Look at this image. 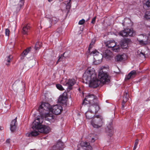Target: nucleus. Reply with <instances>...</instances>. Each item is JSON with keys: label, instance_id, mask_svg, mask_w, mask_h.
Returning a JSON list of instances; mask_svg holds the SVG:
<instances>
[{"label": "nucleus", "instance_id": "obj_1", "mask_svg": "<svg viewBox=\"0 0 150 150\" xmlns=\"http://www.w3.org/2000/svg\"><path fill=\"white\" fill-rule=\"evenodd\" d=\"M91 67H88L84 73L83 79L86 81V83H89L90 86L93 88H96L103 84L96 76V74L92 69Z\"/></svg>", "mask_w": 150, "mask_h": 150}, {"label": "nucleus", "instance_id": "obj_2", "mask_svg": "<svg viewBox=\"0 0 150 150\" xmlns=\"http://www.w3.org/2000/svg\"><path fill=\"white\" fill-rule=\"evenodd\" d=\"M96 98V96L93 94H88L85 97L83 104L85 105L89 104V109H95V112H97L99 109L100 107L97 102Z\"/></svg>", "mask_w": 150, "mask_h": 150}, {"label": "nucleus", "instance_id": "obj_3", "mask_svg": "<svg viewBox=\"0 0 150 150\" xmlns=\"http://www.w3.org/2000/svg\"><path fill=\"white\" fill-rule=\"evenodd\" d=\"M32 128L33 129L38 130L39 132L46 134L49 133L50 131L49 127L41 124L40 122L39 118H37L36 120L34 121Z\"/></svg>", "mask_w": 150, "mask_h": 150}, {"label": "nucleus", "instance_id": "obj_4", "mask_svg": "<svg viewBox=\"0 0 150 150\" xmlns=\"http://www.w3.org/2000/svg\"><path fill=\"white\" fill-rule=\"evenodd\" d=\"M98 78L103 84L109 82L110 80V77L107 73L104 72L102 69L99 70Z\"/></svg>", "mask_w": 150, "mask_h": 150}, {"label": "nucleus", "instance_id": "obj_5", "mask_svg": "<svg viewBox=\"0 0 150 150\" xmlns=\"http://www.w3.org/2000/svg\"><path fill=\"white\" fill-rule=\"evenodd\" d=\"M103 119L100 115H97L91 121V124L94 128H98L101 127L103 124Z\"/></svg>", "mask_w": 150, "mask_h": 150}, {"label": "nucleus", "instance_id": "obj_6", "mask_svg": "<svg viewBox=\"0 0 150 150\" xmlns=\"http://www.w3.org/2000/svg\"><path fill=\"white\" fill-rule=\"evenodd\" d=\"M51 108L50 104L48 103H42L39 107V111L40 114L42 112H50Z\"/></svg>", "mask_w": 150, "mask_h": 150}, {"label": "nucleus", "instance_id": "obj_7", "mask_svg": "<svg viewBox=\"0 0 150 150\" xmlns=\"http://www.w3.org/2000/svg\"><path fill=\"white\" fill-rule=\"evenodd\" d=\"M119 34L121 36L127 37L128 36H132L135 33L132 29H126L120 31Z\"/></svg>", "mask_w": 150, "mask_h": 150}, {"label": "nucleus", "instance_id": "obj_8", "mask_svg": "<svg viewBox=\"0 0 150 150\" xmlns=\"http://www.w3.org/2000/svg\"><path fill=\"white\" fill-rule=\"evenodd\" d=\"M63 110L62 106L58 104L54 105L51 108L50 111L52 113L56 115L60 114L62 112Z\"/></svg>", "mask_w": 150, "mask_h": 150}, {"label": "nucleus", "instance_id": "obj_9", "mask_svg": "<svg viewBox=\"0 0 150 150\" xmlns=\"http://www.w3.org/2000/svg\"><path fill=\"white\" fill-rule=\"evenodd\" d=\"M140 38H137V40L140 45H145L148 43L149 39L148 37L143 35L140 36Z\"/></svg>", "mask_w": 150, "mask_h": 150}, {"label": "nucleus", "instance_id": "obj_10", "mask_svg": "<svg viewBox=\"0 0 150 150\" xmlns=\"http://www.w3.org/2000/svg\"><path fill=\"white\" fill-rule=\"evenodd\" d=\"M67 93H64L60 96L58 100L59 103L66 105L67 104Z\"/></svg>", "mask_w": 150, "mask_h": 150}, {"label": "nucleus", "instance_id": "obj_11", "mask_svg": "<svg viewBox=\"0 0 150 150\" xmlns=\"http://www.w3.org/2000/svg\"><path fill=\"white\" fill-rule=\"evenodd\" d=\"M76 83L74 79H69L66 81L65 83H63V85L68 86V89L70 90L72 89V86Z\"/></svg>", "mask_w": 150, "mask_h": 150}, {"label": "nucleus", "instance_id": "obj_12", "mask_svg": "<svg viewBox=\"0 0 150 150\" xmlns=\"http://www.w3.org/2000/svg\"><path fill=\"white\" fill-rule=\"evenodd\" d=\"M52 112L51 113L50 112H45L44 113L42 112L40 114V115L44 117L46 119L50 121L52 119H54V116Z\"/></svg>", "mask_w": 150, "mask_h": 150}, {"label": "nucleus", "instance_id": "obj_13", "mask_svg": "<svg viewBox=\"0 0 150 150\" xmlns=\"http://www.w3.org/2000/svg\"><path fill=\"white\" fill-rule=\"evenodd\" d=\"M106 132L110 137H111L113 134V130L111 123L109 124L105 128Z\"/></svg>", "mask_w": 150, "mask_h": 150}, {"label": "nucleus", "instance_id": "obj_14", "mask_svg": "<svg viewBox=\"0 0 150 150\" xmlns=\"http://www.w3.org/2000/svg\"><path fill=\"white\" fill-rule=\"evenodd\" d=\"M80 145L82 147L83 150H91L92 149V147L90 145V143L87 142H81Z\"/></svg>", "mask_w": 150, "mask_h": 150}, {"label": "nucleus", "instance_id": "obj_15", "mask_svg": "<svg viewBox=\"0 0 150 150\" xmlns=\"http://www.w3.org/2000/svg\"><path fill=\"white\" fill-rule=\"evenodd\" d=\"M17 3H18L16 5L14 8V9H16L15 11L16 13L18 12L22 7L23 6L24 1H19ZM14 11H15L14 10Z\"/></svg>", "mask_w": 150, "mask_h": 150}, {"label": "nucleus", "instance_id": "obj_16", "mask_svg": "<svg viewBox=\"0 0 150 150\" xmlns=\"http://www.w3.org/2000/svg\"><path fill=\"white\" fill-rule=\"evenodd\" d=\"M17 117H16L15 119L13 120L10 124V130L12 132H14L16 129L17 125Z\"/></svg>", "mask_w": 150, "mask_h": 150}, {"label": "nucleus", "instance_id": "obj_17", "mask_svg": "<svg viewBox=\"0 0 150 150\" xmlns=\"http://www.w3.org/2000/svg\"><path fill=\"white\" fill-rule=\"evenodd\" d=\"M136 74V71L134 70H132L126 76L125 79L126 80H128L130 79H133L135 77Z\"/></svg>", "mask_w": 150, "mask_h": 150}, {"label": "nucleus", "instance_id": "obj_18", "mask_svg": "<svg viewBox=\"0 0 150 150\" xmlns=\"http://www.w3.org/2000/svg\"><path fill=\"white\" fill-rule=\"evenodd\" d=\"M13 58V57L11 55H7L5 58L4 62L8 67L10 65V62L12 61Z\"/></svg>", "mask_w": 150, "mask_h": 150}, {"label": "nucleus", "instance_id": "obj_19", "mask_svg": "<svg viewBox=\"0 0 150 150\" xmlns=\"http://www.w3.org/2000/svg\"><path fill=\"white\" fill-rule=\"evenodd\" d=\"M92 110H95V109H92ZM90 111L88 110L85 113L86 118L89 120L92 118L94 116L93 112L92 111V109H90Z\"/></svg>", "mask_w": 150, "mask_h": 150}, {"label": "nucleus", "instance_id": "obj_20", "mask_svg": "<svg viewBox=\"0 0 150 150\" xmlns=\"http://www.w3.org/2000/svg\"><path fill=\"white\" fill-rule=\"evenodd\" d=\"M30 26L29 24L24 25L23 28L22 33L25 35H27L30 30Z\"/></svg>", "mask_w": 150, "mask_h": 150}, {"label": "nucleus", "instance_id": "obj_21", "mask_svg": "<svg viewBox=\"0 0 150 150\" xmlns=\"http://www.w3.org/2000/svg\"><path fill=\"white\" fill-rule=\"evenodd\" d=\"M116 45V44L114 40H111L107 42L106 46L108 48L112 49Z\"/></svg>", "mask_w": 150, "mask_h": 150}, {"label": "nucleus", "instance_id": "obj_22", "mask_svg": "<svg viewBox=\"0 0 150 150\" xmlns=\"http://www.w3.org/2000/svg\"><path fill=\"white\" fill-rule=\"evenodd\" d=\"M31 47H29L27 48L26 49L24 50L23 52L22 53L21 56V59H23L24 57L27 55L29 52L31 50Z\"/></svg>", "mask_w": 150, "mask_h": 150}, {"label": "nucleus", "instance_id": "obj_23", "mask_svg": "<svg viewBox=\"0 0 150 150\" xmlns=\"http://www.w3.org/2000/svg\"><path fill=\"white\" fill-rule=\"evenodd\" d=\"M104 56L106 59H109L112 56V52L110 50H105Z\"/></svg>", "mask_w": 150, "mask_h": 150}, {"label": "nucleus", "instance_id": "obj_24", "mask_svg": "<svg viewBox=\"0 0 150 150\" xmlns=\"http://www.w3.org/2000/svg\"><path fill=\"white\" fill-rule=\"evenodd\" d=\"M128 40L125 39L122 40L120 44L122 48H126L128 46Z\"/></svg>", "mask_w": 150, "mask_h": 150}, {"label": "nucleus", "instance_id": "obj_25", "mask_svg": "<svg viewBox=\"0 0 150 150\" xmlns=\"http://www.w3.org/2000/svg\"><path fill=\"white\" fill-rule=\"evenodd\" d=\"M38 132L37 131H34L29 134H27L26 136L29 137H35L38 135Z\"/></svg>", "mask_w": 150, "mask_h": 150}, {"label": "nucleus", "instance_id": "obj_26", "mask_svg": "<svg viewBox=\"0 0 150 150\" xmlns=\"http://www.w3.org/2000/svg\"><path fill=\"white\" fill-rule=\"evenodd\" d=\"M127 92H124V94L123 98V102H126L129 99V95L127 94Z\"/></svg>", "mask_w": 150, "mask_h": 150}, {"label": "nucleus", "instance_id": "obj_27", "mask_svg": "<svg viewBox=\"0 0 150 150\" xmlns=\"http://www.w3.org/2000/svg\"><path fill=\"white\" fill-rule=\"evenodd\" d=\"M123 59L122 55H117L115 57V61L117 62L121 61Z\"/></svg>", "mask_w": 150, "mask_h": 150}, {"label": "nucleus", "instance_id": "obj_28", "mask_svg": "<svg viewBox=\"0 0 150 150\" xmlns=\"http://www.w3.org/2000/svg\"><path fill=\"white\" fill-rule=\"evenodd\" d=\"M144 18L146 19L150 20V11H147L145 13Z\"/></svg>", "mask_w": 150, "mask_h": 150}, {"label": "nucleus", "instance_id": "obj_29", "mask_svg": "<svg viewBox=\"0 0 150 150\" xmlns=\"http://www.w3.org/2000/svg\"><path fill=\"white\" fill-rule=\"evenodd\" d=\"M52 21H51L54 24H55L59 21V19L55 17H53L51 19Z\"/></svg>", "mask_w": 150, "mask_h": 150}, {"label": "nucleus", "instance_id": "obj_30", "mask_svg": "<svg viewBox=\"0 0 150 150\" xmlns=\"http://www.w3.org/2000/svg\"><path fill=\"white\" fill-rule=\"evenodd\" d=\"M112 50L115 52H118L120 51V47L119 46H115Z\"/></svg>", "mask_w": 150, "mask_h": 150}, {"label": "nucleus", "instance_id": "obj_31", "mask_svg": "<svg viewBox=\"0 0 150 150\" xmlns=\"http://www.w3.org/2000/svg\"><path fill=\"white\" fill-rule=\"evenodd\" d=\"M100 54V53L96 50H94L92 52H91L90 53L91 55L93 54V56L98 55Z\"/></svg>", "mask_w": 150, "mask_h": 150}, {"label": "nucleus", "instance_id": "obj_32", "mask_svg": "<svg viewBox=\"0 0 150 150\" xmlns=\"http://www.w3.org/2000/svg\"><path fill=\"white\" fill-rule=\"evenodd\" d=\"M66 53V52H64L63 54H61L59 56V58L57 61V64L59 62L62 61V58L63 57H66V56H64V55Z\"/></svg>", "mask_w": 150, "mask_h": 150}, {"label": "nucleus", "instance_id": "obj_33", "mask_svg": "<svg viewBox=\"0 0 150 150\" xmlns=\"http://www.w3.org/2000/svg\"><path fill=\"white\" fill-rule=\"evenodd\" d=\"M71 1H69L68 2H67V3L65 2V4H66V8L67 9H69L71 7Z\"/></svg>", "mask_w": 150, "mask_h": 150}, {"label": "nucleus", "instance_id": "obj_34", "mask_svg": "<svg viewBox=\"0 0 150 150\" xmlns=\"http://www.w3.org/2000/svg\"><path fill=\"white\" fill-rule=\"evenodd\" d=\"M56 86L57 88L60 91H62L64 90V88L61 84H57L56 85Z\"/></svg>", "mask_w": 150, "mask_h": 150}, {"label": "nucleus", "instance_id": "obj_35", "mask_svg": "<svg viewBox=\"0 0 150 150\" xmlns=\"http://www.w3.org/2000/svg\"><path fill=\"white\" fill-rule=\"evenodd\" d=\"M41 43L39 42L36 43L35 47V48L36 50L38 49V48L41 47Z\"/></svg>", "mask_w": 150, "mask_h": 150}, {"label": "nucleus", "instance_id": "obj_36", "mask_svg": "<svg viewBox=\"0 0 150 150\" xmlns=\"http://www.w3.org/2000/svg\"><path fill=\"white\" fill-rule=\"evenodd\" d=\"M145 6H147V7H150V1H147L145 4H144L143 6L144 8Z\"/></svg>", "mask_w": 150, "mask_h": 150}, {"label": "nucleus", "instance_id": "obj_37", "mask_svg": "<svg viewBox=\"0 0 150 150\" xmlns=\"http://www.w3.org/2000/svg\"><path fill=\"white\" fill-rule=\"evenodd\" d=\"M10 33V31L9 30V29L8 28L6 29L5 30V35L6 36H8L9 33Z\"/></svg>", "mask_w": 150, "mask_h": 150}, {"label": "nucleus", "instance_id": "obj_38", "mask_svg": "<svg viewBox=\"0 0 150 150\" xmlns=\"http://www.w3.org/2000/svg\"><path fill=\"white\" fill-rule=\"evenodd\" d=\"M137 55L138 56H139L140 57H142L144 56V54L142 52H140L139 51H138L137 52Z\"/></svg>", "mask_w": 150, "mask_h": 150}, {"label": "nucleus", "instance_id": "obj_39", "mask_svg": "<svg viewBox=\"0 0 150 150\" xmlns=\"http://www.w3.org/2000/svg\"><path fill=\"white\" fill-rule=\"evenodd\" d=\"M85 22V20L84 19H82L79 21L78 24L79 25H83Z\"/></svg>", "mask_w": 150, "mask_h": 150}, {"label": "nucleus", "instance_id": "obj_40", "mask_svg": "<svg viewBox=\"0 0 150 150\" xmlns=\"http://www.w3.org/2000/svg\"><path fill=\"white\" fill-rule=\"evenodd\" d=\"M57 33H58L59 34H60L62 31V28H57Z\"/></svg>", "mask_w": 150, "mask_h": 150}, {"label": "nucleus", "instance_id": "obj_41", "mask_svg": "<svg viewBox=\"0 0 150 150\" xmlns=\"http://www.w3.org/2000/svg\"><path fill=\"white\" fill-rule=\"evenodd\" d=\"M96 17L93 18L92 21L91 22V23H92L93 24L95 23V21H96Z\"/></svg>", "mask_w": 150, "mask_h": 150}, {"label": "nucleus", "instance_id": "obj_42", "mask_svg": "<svg viewBox=\"0 0 150 150\" xmlns=\"http://www.w3.org/2000/svg\"><path fill=\"white\" fill-rule=\"evenodd\" d=\"M126 103V102H123V101H122V108H121L122 109V110L124 109V108H125V104Z\"/></svg>", "mask_w": 150, "mask_h": 150}, {"label": "nucleus", "instance_id": "obj_43", "mask_svg": "<svg viewBox=\"0 0 150 150\" xmlns=\"http://www.w3.org/2000/svg\"><path fill=\"white\" fill-rule=\"evenodd\" d=\"M92 47L93 45H92L91 44H90L88 49V52H90V50Z\"/></svg>", "mask_w": 150, "mask_h": 150}, {"label": "nucleus", "instance_id": "obj_44", "mask_svg": "<svg viewBox=\"0 0 150 150\" xmlns=\"http://www.w3.org/2000/svg\"><path fill=\"white\" fill-rule=\"evenodd\" d=\"M138 142H139V140L138 139H137L136 140H135V143H134V145H135V146H137V145L138 144Z\"/></svg>", "mask_w": 150, "mask_h": 150}, {"label": "nucleus", "instance_id": "obj_45", "mask_svg": "<svg viewBox=\"0 0 150 150\" xmlns=\"http://www.w3.org/2000/svg\"><path fill=\"white\" fill-rule=\"evenodd\" d=\"M60 144H61V145L62 146L61 148H62V146L63 145V143H62L61 142H59L57 143V144L60 145Z\"/></svg>", "mask_w": 150, "mask_h": 150}, {"label": "nucleus", "instance_id": "obj_46", "mask_svg": "<svg viewBox=\"0 0 150 150\" xmlns=\"http://www.w3.org/2000/svg\"><path fill=\"white\" fill-rule=\"evenodd\" d=\"M6 143H9L10 142V139H8L6 140Z\"/></svg>", "mask_w": 150, "mask_h": 150}, {"label": "nucleus", "instance_id": "obj_47", "mask_svg": "<svg viewBox=\"0 0 150 150\" xmlns=\"http://www.w3.org/2000/svg\"><path fill=\"white\" fill-rule=\"evenodd\" d=\"M93 40H92L91 42L90 43V44H91L92 45H93V44H94V42H95V41L94 40V41H93Z\"/></svg>", "mask_w": 150, "mask_h": 150}, {"label": "nucleus", "instance_id": "obj_48", "mask_svg": "<svg viewBox=\"0 0 150 150\" xmlns=\"http://www.w3.org/2000/svg\"><path fill=\"white\" fill-rule=\"evenodd\" d=\"M137 146H135V145H134V147H133V150H135L136 149V148H137Z\"/></svg>", "mask_w": 150, "mask_h": 150}, {"label": "nucleus", "instance_id": "obj_49", "mask_svg": "<svg viewBox=\"0 0 150 150\" xmlns=\"http://www.w3.org/2000/svg\"><path fill=\"white\" fill-rule=\"evenodd\" d=\"M148 38H149V40L150 41V32H149V33Z\"/></svg>", "mask_w": 150, "mask_h": 150}, {"label": "nucleus", "instance_id": "obj_50", "mask_svg": "<svg viewBox=\"0 0 150 150\" xmlns=\"http://www.w3.org/2000/svg\"><path fill=\"white\" fill-rule=\"evenodd\" d=\"M91 142H94L95 141V140L93 138H92V140H91Z\"/></svg>", "mask_w": 150, "mask_h": 150}, {"label": "nucleus", "instance_id": "obj_51", "mask_svg": "<svg viewBox=\"0 0 150 150\" xmlns=\"http://www.w3.org/2000/svg\"><path fill=\"white\" fill-rule=\"evenodd\" d=\"M1 128H2V127H0V130L2 129Z\"/></svg>", "mask_w": 150, "mask_h": 150}, {"label": "nucleus", "instance_id": "obj_52", "mask_svg": "<svg viewBox=\"0 0 150 150\" xmlns=\"http://www.w3.org/2000/svg\"><path fill=\"white\" fill-rule=\"evenodd\" d=\"M15 85V83H14L13 84V86Z\"/></svg>", "mask_w": 150, "mask_h": 150}, {"label": "nucleus", "instance_id": "obj_53", "mask_svg": "<svg viewBox=\"0 0 150 150\" xmlns=\"http://www.w3.org/2000/svg\"><path fill=\"white\" fill-rule=\"evenodd\" d=\"M77 150H80V148H78Z\"/></svg>", "mask_w": 150, "mask_h": 150}, {"label": "nucleus", "instance_id": "obj_54", "mask_svg": "<svg viewBox=\"0 0 150 150\" xmlns=\"http://www.w3.org/2000/svg\"><path fill=\"white\" fill-rule=\"evenodd\" d=\"M48 1L49 2H50V1H51L49 0V1Z\"/></svg>", "mask_w": 150, "mask_h": 150}]
</instances>
